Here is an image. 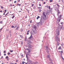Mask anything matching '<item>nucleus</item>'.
<instances>
[{
  "instance_id": "obj_1",
  "label": "nucleus",
  "mask_w": 64,
  "mask_h": 64,
  "mask_svg": "<svg viewBox=\"0 0 64 64\" xmlns=\"http://www.w3.org/2000/svg\"><path fill=\"white\" fill-rule=\"evenodd\" d=\"M44 17H43V16H41L40 22V25H42V23H44Z\"/></svg>"
},
{
  "instance_id": "obj_2",
  "label": "nucleus",
  "mask_w": 64,
  "mask_h": 64,
  "mask_svg": "<svg viewBox=\"0 0 64 64\" xmlns=\"http://www.w3.org/2000/svg\"><path fill=\"white\" fill-rule=\"evenodd\" d=\"M60 30V29L59 28H58L56 29V36H58L59 35V34L60 33V32L59 31Z\"/></svg>"
},
{
  "instance_id": "obj_3",
  "label": "nucleus",
  "mask_w": 64,
  "mask_h": 64,
  "mask_svg": "<svg viewBox=\"0 0 64 64\" xmlns=\"http://www.w3.org/2000/svg\"><path fill=\"white\" fill-rule=\"evenodd\" d=\"M56 40L57 42H58V41L60 42V38L59 37L56 36Z\"/></svg>"
},
{
  "instance_id": "obj_4",
  "label": "nucleus",
  "mask_w": 64,
  "mask_h": 64,
  "mask_svg": "<svg viewBox=\"0 0 64 64\" xmlns=\"http://www.w3.org/2000/svg\"><path fill=\"white\" fill-rule=\"evenodd\" d=\"M43 15L44 17H46V14H45V12H43Z\"/></svg>"
},
{
  "instance_id": "obj_5",
  "label": "nucleus",
  "mask_w": 64,
  "mask_h": 64,
  "mask_svg": "<svg viewBox=\"0 0 64 64\" xmlns=\"http://www.w3.org/2000/svg\"><path fill=\"white\" fill-rule=\"evenodd\" d=\"M32 47H33V46H31V45L30 46V45H28V48H32Z\"/></svg>"
},
{
  "instance_id": "obj_6",
  "label": "nucleus",
  "mask_w": 64,
  "mask_h": 64,
  "mask_svg": "<svg viewBox=\"0 0 64 64\" xmlns=\"http://www.w3.org/2000/svg\"><path fill=\"white\" fill-rule=\"evenodd\" d=\"M30 34H31V36L29 38H28L29 39H31V38L33 37L32 35V34H31V33H30Z\"/></svg>"
},
{
  "instance_id": "obj_7",
  "label": "nucleus",
  "mask_w": 64,
  "mask_h": 64,
  "mask_svg": "<svg viewBox=\"0 0 64 64\" xmlns=\"http://www.w3.org/2000/svg\"><path fill=\"white\" fill-rule=\"evenodd\" d=\"M50 54H48V56H47V58H50Z\"/></svg>"
},
{
  "instance_id": "obj_8",
  "label": "nucleus",
  "mask_w": 64,
  "mask_h": 64,
  "mask_svg": "<svg viewBox=\"0 0 64 64\" xmlns=\"http://www.w3.org/2000/svg\"><path fill=\"white\" fill-rule=\"evenodd\" d=\"M45 48H46V50H48V48H49V47L48 46H44Z\"/></svg>"
},
{
  "instance_id": "obj_9",
  "label": "nucleus",
  "mask_w": 64,
  "mask_h": 64,
  "mask_svg": "<svg viewBox=\"0 0 64 64\" xmlns=\"http://www.w3.org/2000/svg\"><path fill=\"white\" fill-rule=\"evenodd\" d=\"M49 12H46V15H48L49 14Z\"/></svg>"
},
{
  "instance_id": "obj_10",
  "label": "nucleus",
  "mask_w": 64,
  "mask_h": 64,
  "mask_svg": "<svg viewBox=\"0 0 64 64\" xmlns=\"http://www.w3.org/2000/svg\"><path fill=\"white\" fill-rule=\"evenodd\" d=\"M60 44L58 42L57 43V46H59V44Z\"/></svg>"
},
{
  "instance_id": "obj_11",
  "label": "nucleus",
  "mask_w": 64,
  "mask_h": 64,
  "mask_svg": "<svg viewBox=\"0 0 64 64\" xmlns=\"http://www.w3.org/2000/svg\"><path fill=\"white\" fill-rule=\"evenodd\" d=\"M61 46H60L58 48V50H60V49H61Z\"/></svg>"
},
{
  "instance_id": "obj_12",
  "label": "nucleus",
  "mask_w": 64,
  "mask_h": 64,
  "mask_svg": "<svg viewBox=\"0 0 64 64\" xmlns=\"http://www.w3.org/2000/svg\"><path fill=\"white\" fill-rule=\"evenodd\" d=\"M18 28H19V26H18L16 28V30H18Z\"/></svg>"
},
{
  "instance_id": "obj_13",
  "label": "nucleus",
  "mask_w": 64,
  "mask_h": 64,
  "mask_svg": "<svg viewBox=\"0 0 64 64\" xmlns=\"http://www.w3.org/2000/svg\"><path fill=\"white\" fill-rule=\"evenodd\" d=\"M60 12H58V13L57 14V15H58V16H59V14H60Z\"/></svg>"
},
{
  "instance_id": "obj_14",
  "label": "nucleus",
  "mask_w": 64,
  "mask_h": 64,
  "mask_svg": "<svg viewBox=\"0 0 64 64\" xmlns=\"http://www.w3.org/2000/svg\"><path fill=\"white\" fill-rule=\"evenodd\" d=\"M6 59H8V56H6Z\"/></svg>"
},
{
  "instance_id": "obj_15",
  "label": "nucleus",
  "mask_w": 64,
  "mask_h": 64,
  "mask_svg": "<svg viewBox=\"0 0 64 64\" xmlns=\"http://www.w3.org/2000/svg\"><path fill=\"white\" fill-rule=\"evenodd\" d=\"M57 11L58 12V13L59 12V13H60V11H59V10H58V9L57 10Z\"/></svg>"
},
{
  "instance_id": "obj_16",
  "label": "nucleus",
  "mask_w": 64,
  "mask_h": 64,
  "mask_svg": "<svg viewBox=\"0 0 64 64\" xmlns=\"http://www.w3.org/2000/svg\"><path fill=\"white\" fill-rule=\"evenodd\" d=\"M2 23H3L2 21H0V24H2Z\"/></svg>"
},
{
  "instance_id": "obj_17",
  "label": "nucleus",
  "mask_w": 64,
  "mask_h": 64,
  "mask_svg": "<svg viewBox=\"0 0 64 64\" xmlns=\"http://www.w3.org/2000/svg\"><path fill=\"white\" fill-rule=\"evenodd\" d=\"M29 32V30L28 31L27 33V35H28V34H29V33H28Z\"/></svg>"
},
{
  "instance_id": "obj_18",
  "label": "nucleus",
  "mask_w": 64,
  "mask_h": 64,
  "mask_svg": "<svg viewBox=\"0 0 64 64\" xmlns=\"http://www.w3.org/2000/svg\"><path fill=\"white\" fill-rule=\"evenodd\" d=\"M41 11L42 10H41V9H40L39 10V12H41Z\"/></svg>"
},
{
  "instance_id": "obj_19",
  "label": "nucleus",
  "mask_w": 64,
  "mask_h": 64,
  "mask_svg": "<svg viewBox=\"0 0 64 64\" xmlns=\"http://www.w3.org/2000/svg\"><path fill=\"white\" fill-rule=\"evenodd\" d=\"M49 61H51V62H52V60H51V58H50L49 59Z\"/></svg>"
},
{
  "instance_id": "obj_20",
  "label": "nucleus",
  "mask_w": 64,
  "mask_h": 64,
  "mask_svg": "<svg viewBox=\"0 0 64 64\" xmlns=\"http://www.w3.org/2000/svg\"><path fill=\"white\" fill-rule=\"evenodd\" d=\"M14 17H15V16H13L12 17V19H13Z\"/></svg>"
},
{
  "instance_id": "obj_21",
  "label": "nucleus",
  "mask_w": 64,
  "mask_h": 64,
  "mask_svg": "<svg viewBox=\"0 0 64 64\" xmlns=\"http://www.w3.org/2000/svg\"><path fill=\"white\" fill-rule=\"evenodd\" d=\"M56 5H57V6H58V7H60V6H59V5L58 4H57Z\"/></svg>"
},
{
  "instance_id": "obj_22",
  "label": "nucleus",
  "mask_w": 64,
  "mask_h": 64,
  "mask_svg": "<svg viewBox=\"0 0 64 64\" xmlns=\"http://www.w3.org/2000/svg\"><path fill=\"white\" fill-rule=\"evenodd\" d=\"M20 37H21L22 38H23V36H22L21 35H20Z\"/></svg>"
},
{
  "instance_id": "obj_23",
  "label": "nucleus",
  "mask_w": 64,
  "mask_h": 64,
  "mask_svg": "<svg viewBox=\"0 0 64 64\" xmlns=\"http://www.w3.org/2000/svg\"><path fill=\"white\" fill-rule=\"evenodd\" d=\"M33 32L34 33H36V32L35 31V30H33Z\"/></svg>"
},
{
  "instance_id": "obj_24",
  "label": "nucleus",
  "mask_w": 64,
  "mask_h": 64,
  "mask_svg": "<svg viewBox=\"0 0 64 64\" xmlns=\"http://www.w3.org/2000/svg\"><path fill=\"white\" fill-rule=\"evenodd\" d=\"M50 2H52L53 1V0H50Z\"/></svg>"
},
{
  "instance_id": "obj_25",
  "label": "nucleus",
  "mask_w": 64,
  "mask_h": 64,
  "mask_svg": "<svg viewBox=\"0 0 64 64\" xmlns=\"http://www.w3.org/2000/svg\"><path fill=\"white\" fill-rule=\"evenodd\" d=\"M38 9H42V8H41V7H38Z\"/></svg>"
},
{
  "instance_id": "obj_26",
  "label": "nucleus",
  "mask_w": 64,
  "mask_h": 64,
  "mask_svg": "<svg viewBox=\"0 0 64 64\" xmlns=\"http://www.w3.org/2000/svg\"><path fill=\"white\" fill-rule=\"evenodd\" d=\"M1 9H3L4 8L3 7V6H1Z\"/></svg>"
},
{
  "instance_id": "obj_27",
  "label": "nucleus",
  "mask_w": 64,
  "mask_h": 64,
  "mask_svg": "<svg viewBox=\"0 0 64 64\" xmlns=\"http://www.w3.org/2000/svg\"><path fill=\"white\" fill-rule=\"evenodd\" d=\"M17 26V24H16V25L15 26V28Z\"/></svg>"
},
{
  "instance_id": "obj_28",
  "label": "nucleus",
  "mask_w": 64,
  "mask_h": 64,
  "mask_svg": "<svg viewBox=\"0 0 64 64\" xmlns=\"http://www.w3.org/2000/svg\"><path fill=\"white\" fill-rule=\"evenodd\" d=\"M34 29H36V26H34Z\"/></svg>"
},
{
  "instance_id": "obj_29",
  "label": "nucleus",
  "mask_w": 64,
  "mask_h": 64,
  "mask_svg": "<svg viewBox=\"0 0 64 64\" xmlns=\"http://www.w3.org/2000/svg\"><path fill=\"white\" fill-rule=\"evenodd\" d=\"M35 64H37V63H38V62H35Z\"/></svg>"
},
{
  "instance_id": "obj_30",
  "label": "nucleus",
  "mask_w": 64,
  "mask_h": 64,
  "mask_svg": "<svg viewBox=\"0 0 64 64\" xmlns=\"http://www.w3.org/2000/svg\"><path fill=\"white\" fill-rule=\"evenodd\" d=\"M47 53H48V54H49V50H47Z\"/></svg>"
},
{
  "instance_id": "obj_31",
  "label": "nucleus",
  "mask_w": 64,
  "mask_h": 64,
  "mask_svg": "<svg viewBox=\"0 0 64 64\" xmlns=\"http://www.w3.org/2000/svg\"><path fill=\"white\" fill-rule=\"evenodd\" d=\"M0 56H1V50H0Z\"/></svg>"
},
{
  "instance_id": "obj_32",
  "label": "nucleus",
  "mask_w": 64,
  "mask_h": 64,
  "mask_svg": "<svg viewBox=\"0 0 64 64\" xmlns=\"http://www.w3.org/2000/svg\"><path fill=\"white\" fill-rule=\"evenodd\" d=\"M34 8L35 9L36 8V6H34Z\"/></svg>"
},
{
  "instance_id": "obj_33",
  "label": "nucleus",
  "mask_w": 64,
  "mask_h": 64,
  "mask_svg": "<svg viewBox=\"0 0 64 64\" xmlns=\"http://www.w3.org/2000/svg\"><path fill=\"white\" fill-rule=\"evenodd\" d=\"M27 39V38L26 37V38H25V41H26V39Z\"/></svg>"
},
{
  "instance_id": "obj_34",
  "label": "nucleus",
  "mask_w": 64,
  "mask_h": 64,
  "mask_svg": "<svg viewBox=\"0 0 64 64\" xmlns=\"http://www.w3.org/2000/svg\"><path fill=\"white\" fill-rule=\"evenodd\" d=\"M8 55H10V53L9 52H8Z\"/></svg>"
},
{
  "instance_id": "obj_35",
  "label": "nucleus",
  "mask_w": 64,
  "mask_h": 64,
  "mask_svg": "<svg viewBox=\"0 0 64 64\" xmlns=\"http://www.w3.org/2000/svg\"><path fill=\"white\" fill-rule=\"evenodd\" d=\"M61 17H62V15H60V18H61Z\"/></svg>"
},
{
  "instance_id": "obj_36",
  "label": "nucleus",
  "mask_w": 64,
  "mask_h": 64,
  "mask_svg": "<svg viewBox=\"0 0 64 64\" xmlns=\"http://www.w3.org/2000/svg\"><path fill=\"white\" fill-rule=\"evenodd\" d=\"M28 52H29V53H30V50H28Z\"/></svg>"
},
{
  "instance_id": "obj_37",
  "label": "nucleus",
  "mask_w": 64,
  "mask_h": 64,
  "mask_svg": "<svg viewBox=\"0 0 64 64\" xmlns=\"http://www.w3.org/2000/svg\"><path fill=\"white\" fill-rule=\"evenodd\" d=\"M13 51V50H10V52H12Z\"/></svg>"
},
{
  "instance_id": "obj_38",
  "label": "nucleus",
  "mask_w": 64,
  "mask_h": 64,
  "mask_svg": "<svg viewBox=\"0 0 64 64\" xmlns=\"http://www.w3.org/2000/svg\"><path fill=\"white\" fill-rule=\"evenodd\" d=\"M39 6H41V4H39Z\"/></svg>"
},
{
  "instance_id": "obj_39",
  "label": "nucleus",
  "mask_w": 64,
  "mask_h": 64,
  "mask_svg": "<svg viewBox=\"0 0 64 64\" xmlns=\"http://www.w3.org/2000/svg\"><path fill=\"white\" fill-rule=\"evenodd\" d=\"M22 64H24V62H22Z\"/></svg>"
},
{
  "instance_id": "obj_40",
  "label": "nucleus",
  "mask_w": 64,
  "mask_h": 64,
  "mask_svg": "<svg viewBox=\"0 0 64 64\" xmlns=\"http://www.w3.org/2000/svg\"><path fill=\"white\" fill-rule=\"evenodd\" d=\"M60 20H61V19H60L59 20V22H60Z\"/></svg>"
},
{
  "instance_id": "obj_41",
  "label": "nucleus",
  "mask_w": 64,
  "mask_h": 64,
  "mask_svg": "<svg viewBox=\"0 0 64 64\" xmlns=\"http://www.w3.org/2000/svg\"><path fill=\"white\" fill-rule=\"evenodd\" d=\"M62 58V59H63V60H64V58H63V57H62V56H61Z\"/></svg>"
},
{
  "instance_id": "obj_42",
  "label": "nucleus",
  "mask_w": 64,
  "mask_h": 64,
  "mask_svg": "<svg viewBox=\"0 0 64 64\" xmlns=\"http://www.w3.org/2000/svg\"><path fill=\"white\" fill-rule=\"evenodd\" d=\"M4 11H5V12H7V10H4Z\"/></svg>"
},
{
  "instance_id": "obj_43",
  "label": "nucleus",
  "mask_w": 64,
  "mask_h": 64,
  "mask_svg": "<svg viewBox=\"0 0 64 64\" xmlns=\"http://www.w3.org/2000/svg\"><path fill=\"white\" fill-rule=\"evenodd\" d=\"M26 57L27 59H28V57L27 56V55L26 54Z\"/></svg>"
},
{
  "instance_id": "obj_44",
  "label": "nucleus",
  "mask_w": 64,
  "mask_h": 64,
  "mask_svg": "<svg viewBox=\"0 0 64 64\" xmlns=\"http://www.w3.org/2000/svg\"><path fill=\"white\" fill-rule=\"evenodd\" d=\"M12 6V4H10V6Z\"/></svg>"
},
{
  "instance_id": "obj_45",
  "label": "nucleus",
  "mask_w": 64,
  "mask_h": 64,
  "mask_svg": "<svg viewBox=\"0 0 64 64\" xmlns=\"http://www.w3.org/2000/svg\"><path fill=\"white\" fill-rule=\"evenodd\" d=\"M37 17L38 18H40V16H38Z\"/></svg>"
},
{
  "instance_id": "obj_46",
  "label": "nucleus",
  "mask_w": 64,
  "mask_h": 64,
  "mask_svg": "<svg viewBox=\"0 0 64 64\" xmlns=\"http://www.w3.org/2000/svg\"><path fill=\"white\" fill-rule=\"evenodd\" d=\"M4 53H6V51H4Z\"/></svg>"
},
{
  "instance_id": "obj_47",
  "label": "nucleus",
  "mask_w": 64,
  "mask_h": 64,
  "mask_svg": "<svg viewBox=\"0 0 64 64\" xmlns=\"http://www.w3.org/2000/svg\"><path fill=\"white\" fill-rule=\"evenodd\" d=\"M26 50H29V49H28V48H26Z\"/></svg>"
},
{
  "instance_id": "obj_48",
  "label": "nucleus",
  "mask_w": 64,
  "mask_h": 64,
  "mask_svg": "<svg viewBox=\"0 0 64 64\" xmlns=\"http://www.w3.org/2000/svg\"><path fill=\"white\" fill-rule=\"evenodd\" d=\"M14 3H16V1H15L14 2Z\"/></svg>"
},
{
  "instance_id": "obj_49",
  "label": "nucleus",
  "mask_w": 64,
  "mask_h": 64,
  "mask_svg": "<svg viewBox=\"0 0 64 64\" xmlns=\"http://www.w3.org/2000/svg\"><path fill=\"white\" fill-rule=\"evenodd\" d=\"M34 5V4H32V6H33Z\"/></svg>"
},
{
  "instance_id": "obj_50",
  "label": "nucleus",
  "mask_w": 64,
  "mask_h": 64,
  "mask_svg": "<svg viewBox=\"0 0 64 64\" xmlns=\"http://www.w3.org/2000/svg\"><path fill=\"white\" fill-rule=\"evenodd\" d=\"M12 28H14V26H12Z\"/></svg>"
},
{
  "instance_id": "obj_51",
  "label": "nucleus",
  "mask_w": 64,
  "mask_h": 64,
  "mask_svg": "<svg viewBox=\"0 0 64 64\" xmlns=\"http://www.w3.org/2000/svg\"><path fill=\"white\" fill-rule=\"evenodd\" d=\"M60 24H63V22H60Z\"/></svg>"
},
{
  "instance_id": "obj_52",
  "label": "nucleus",
  "mask_w": 64,
  "mask_h": 64,
  "mask_svg": "<svg viewBox=\"0 0 64 64\" xmlns=\"http://www.w3.org/2000/svg\"><path fill=\"white\" fill-rule=\"evenodd\" d=\"M10 64H14V63H12V62H10Z\"/></svg>"
},
{
  "instance_id": "obj_53",
  "label": "nucleus",
  "mask_w": 64,
  "mask_h": 64,
  "mask_svg": "<svg viewBox=\"0 0 64 64\" xmlns=\"http://www.w3.org/2000/svg\"><path fill=\"white\" fill-rule=\"evenodd\" d=\"M7 14L5 15V16H7Z\"/></svg>"
},
{
  "instance_id": "obj_54",
  "label": "nucleus",
  "mask_w": 64,
  "mask_h": 64,
  "mask_svg": "<svg viewBox=\"0 0 64 64\" xmlns=\"http://www.w3.org/2000/svg\"><path fill=\"white\" fill-rule=\"evenodd\" d=\"M6 55V54H4V56H5Z\"/></svg>"
},
{
  "instance_id": "obj_55",
  "label": "nucleus",
  "mask_w": 64,
  "mask_h": 64,
  "mask_svg": "<svg viewBox=\"0 0 64 64\" xmlns=\"http://www.w3.org/2000/svg\"><path fill=\"white\" fill-rule=\"evenodd\" d=\"M3 29V28H1L0 29V30H2V29Z\"/></svg>"
},
{
  "instance_id": "obj_56",
  "label": "nucleus",
  "mask_w": 64,
  "mask_h": 64,
  "mask_svg": "<svg viewBox=\"0 0 64 64\" xmlns=\"http://www.w3.org/2000/svg\"><path fill=\"white\" fill-rule=\"evenodd\" d=\"M49 9H50V6H49Z\"/></svg>"
},
{
  "instance_id": "obj_57",
  "label": "nucleus",
  "mask_w": 64,
  "mask_h": 64,
  "mask_svg": "<svg viewBox=\"0 0 64 64\" xmlns=\"http://www.w3.org/2000/svg\"><path fill=\"white\" fill-rule=\"evenodd\" d=\"M45 3H46V2H44L43 3V4H45Z\"/></svg>"
},
{
  "instance_id": "obj_58",
  "label": "nucleus",
  "mask_w": 64,
  "mask_h": 64,
  "mask_svg": "<svg viewBox=\"0 0 64 64\" xmlns=\"http://www.w3.org/2000/svg\"><path fill=\"white\" fill-rule=\"evenodd\" d=\"M21 44H22V45L23 44V42H22Z\"/></svg>"
},
{
  "instance_id": "obj_59",
  "label": "nucleus",
  "mask_w": 64,
  "mask_h": 64,
  "mask_svg": "<svg viewBox=\"0 0 64 64\" xmlns=\"http://www.w3.org/2000/svg\"><path fill=\"white\" fill-rule=\"evenodd\" d=\"M19 4H17V5H18V6H19Z\"/></svg>"
},
{
  "instance_id": "obj_60",
  "label": "nucleus",
  "mask_w": 64,
  "mask_h": 64,
  "mask_svg": "<svg viewBox=\"0 0 64 64\" xmlns=\"http://www.w3.org/2000/svg\"><path fill=\"white\" fill-rule=\"evenodd\" d=\"M30 23H32V20H30Z\"/></svg>"
},
{
  "instance_id": "obj_61",
  "label": "nucleus",
  "mask_w": 64,
  "mask_h": 64,
  "mask_svg": "<svg viewBox=\"0 0 64 64\" xmlns=\"http://www.w3.org/2000/svg\"><path fill=\"white\" fill-rule=\"evenodd\" d=\"M0 12H2V10H0Z\"/></svg>"
},
{
  "instance_id": "obj_62",
  "label": "nucleus",
  "mask_w": 64,
  "mask_h": 64,
  "mask_svg": "<svg viewBox=\"0 0 64 64\" xmlns=\"http://www.w3.org/2000/svg\"><path fill=\"white\" fill-rule=\"evenodd\" d=\"M9 33H11V31H10Z\"/></svg>"
},
{
  "instance_id": "obj_63",
  "label": "nucleus",
  "mask_w": 64,
  "mask_h": 64,
  "mask_svg": "<svg viewBox=\"0 0 64 64\" xmlns=\"http://www.w3.org/2000/svg\"><path fill=\"white\" fill-rule=\"evenodd\" d=\"M38 17H37L36 18V19H37V20L38 19Z\"/></svg>"
},
{
  "instance_id": "obj_64",
  "label": "nucleus",
  "mask_w": 64,
  "mask_h": 64,
  "mask_svg": "<svg viewBox=\"0 0 64 64\" xmlns=\"http://www.w3.org/2000/svg\"><path fill=\"white\" fill-rule=\"evenodd\" d=\"M1 17V16L0 15V18Z\"/></svg>"
}]
</instances>
